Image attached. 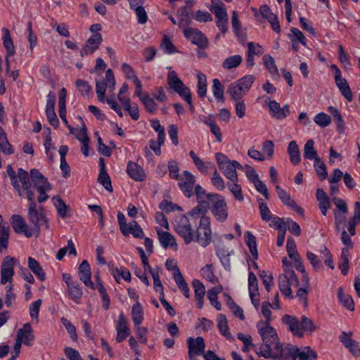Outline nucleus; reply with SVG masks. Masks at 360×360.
Segmentation results:
<instances>
[{
	"instance_id": "37998d69",
	"label": "nucleus",
	"mask_w": 360,
	"mask_h": 360,
	"mask_svg": "<svg viewBox=\"0 0 360 360\" xmlns=\"http://www.w3.org/2000/svg\"><path fill=\"white\" fill-rule=\"evenodd\" d=\"M288 153L290 162L293 165H297L301 160L300 151L295 141H291L288 143Z\"/></svg>"
},
{
	"instance_id": "aec40b11",
	"label": "nucleus",
	"mask_w": 360,
	"mask_h": 360,
	"mask_svg": "<svg viewBox=\"0 0 360 360\" xmlns=\"http://www.w3.org/2000/svg\"><path fill=\"white\" fill-rule=\"evenodd\" d=\"M248 291L251 302L256 309L259 307V294L258 290L257 278L255 274L251 271L248 276Z\"/></svg>"
},
{
	"instance_id": "f03ea898",
	"label": "nucleus",
	"mask_w": 360,
	"mask_h": 360,
	"mask_svg": "<svg viewBox=\"0 0 360 360\" xmlns=\"http://www.w3.org/2000/svg\"><path fill=\"white\" fill-rule=\"evenodd\" d=\"M257 328L263 343L260 347L255 348V352L259 356L264 357L266 351H271V349L278 345L280 340L275 328L267 322L259 321L257 323Z\"/></svg>"
},
{
	"instance_id": "393cba45",
	"label": "nucleus",
	"mask_w": 360,
	"mask_h": 360,
	"mask_svg": "<svg viewBox=\"0 0 360 360\" xmlns=\"http://www.w3.org/2000/svg\"><path fill=\"white\" fill-rule=\"evenodd\" d=\"M220 169L224 175L230 181H238L237 169H243V166L236 160H231L226 163Z\"/></svg>"
},
{
	"instance_id": "39448f33",
	"label": "nucleus",
	"mask_w": 360,
	"mask_h": 360,
	"mask_svg": "<svg viewBox=\"0 0 360 360\" xmlns=\"http://www.w3.org/2000/svg\"><path fill=\"white\" fill-rule=\"evenodd\" d=\"M193 220L187 215H177L174 217L172 224L174 231L183 238L186 244H189L195 239V231L192 227Z\"/></svg>"
},
{
	"instance_id": "13d9d810",
	"label": "nucleus",
	"mask_w": 360,
	"mask_h": 360,
	"mask_svg": "<svg viewBox=\"0 0 360 360\" xmlns=\"http://www.w3.org/2000/svg\"><path fill=\"white\" fill-rule=\"evenodd\" d=\"M140 100L148 112H155L157 110L158 103L153 97L149 96V94H144Z\"/></svg>"
},
{
	"instance_id": "5701e85b",
	"label": "nucleus",
	"mask_w": 360,
	"mask_h": 360,
	"mask_svg": "<svg viewBox=\"0 0 360 360\" xmlns=\"http://www.w3.org/2000/svg\"><path fill=\"white\" fill-rule=\"evenodd\" d=\"M102 42V36L100 33L93 34L82 47L80 53L82 56L92 54Z\"/></svg>"
},
{
	"instance_id": "09e8293b",
	"label": "nucleus",
	"mask_w": 360,
	"mask_h": 360,
	"mask_svg": "<svg viewBox=\"0 0 360 360\" xmlns=\"http://www.w3.org/2000/svg\"><path fill=\"white\" fill-rule=\"evenodd\" d=\"M131 319L134 325H141L144 319L143 310L139 302H136L131 307Z\"/></svg>"
},
{
	"instance_id": "b1692460",
	"label": "nucleus",
	"mask_w": 360,
	"mask_h": 360,
	"mask_svg": "<svg viewBox=\"0 0 360 360\" xmlns=\"http://www.w3.org/2000/svg\"><path fill=\"white\" fill-rule=\"evenodd\" d=\"M276 191L279 199L285 205L290 207L292 210L299 214H303L302 208L297 205L294 200L291 198L290 194L287 193L284 189H283L280 186H276Z\"/></svg>"
},
{
	"instance_id": "c03bdc74",
	"label": "nucleus",
	"mask_w": 360,
	"mask_h": 360,
	"mask_svg": "<svg viewBox=\"0 0 360 360\" xmlns=\"http://www.w3.org/2000/svg\"><path fill=\"white\" fill-rule=\"evenodd\" d=\"M217 328L220 333L225 337L227 340H231L232 335L229 332L228 321L226 316L223 314H219L217 316Z\"/></svg>"
},
{
	"instance_id": "7c9ffc66",
	"label": "nucleus",
	"mask_w": 360,
	"mask_h": 360,
	"mask_svg": "<svg viewBox=\"0 0 360 360\" xmlns=\"http://www.w3.org/2000/svg\"><path fill=\"white\" fill-rule=\"evenodd\" d=\"M263 18L266 19L271 25L272 30L279 33L281 32L280 25L277 16L274 15L266 5H262L259 8Z\"/></svg>"
},
{
	"instance_id": "cd10ccee",
	"label": "nucleus",
	"mask_w": 360,
	"mask_h": 360,
	"mask_svg": "<svg viewBox=\"0 0 360 360\" xmlns=\"http://www.w3.org/2000/svg\"><path fill=\"white\" fill-rule=\"evenodd\" d=\"M352 334V332L349 333L342 332L340 335V340L354 356H358L360 355V347L356 341L350 338Z\"/></svg>"
},
{
	"instance_id": "2eb2a0df",
	"label": "nucleus",
	"mask_w": 360,
	"mask_h": 360,
	"mask_svg": "<svg viewBox=\"0 0 360 360\" xmlns=\"http://www.w3.org/2000/svg\"><path fill=\"white\" fill-rule=\"evenodd\" d=\"M189 360H197V356L205 352V343L202 337L188 338L186 340Z\"/></svg>"
},
{
	"instance_id": "f8f14e48",
	"label": "nucleus",
	"mask_w": 360,
	"mask_h": 360,
	"mask_svg": "<svg viewBox=\"0 0 360 360\" xmlns=\"http://www.w3.org/2000/svg\"><path fill=\"white\" fill-rule=\"evenodd\" d=\"M63 280L67 285L68 297L79 304L83 295V290L79 283L73 280L70 274L66 273L63 274Z\"/></svg>"
},
{
	"instance_id": "5fc2aeb1",
	"label": "nucleus",
	"mask_w": 360,
	"mask_h": 360,
	"mask_svg": "<svg viewBox=\"0 0 360 360\" xmlns=\"http://www.w3.org/2000/svg\"><path fill=\"white\" fill-rule=\"evenodd\" d=\"M198 84L197 93L200 98H204L207 94V83L205 75L198 72L197 74Z\"/></svg>"
},
{
	"instance_id": "f704fd0d",
	"label": "nucleus",
	"mask_w": 360,
	"mask_h": 360,
	"mask_svg": "<svg viewBox=\"0 0 360 360\" xmlns=\"http://www.w3.org/2000/svg\"><path fill=\"white\" fill-rule=\"evenodd\" d=\"M189 155L193 161L197 169L203 174H207L209 170L214 169V164L212 162H204L193 150H191Z\"/></svg>"
},
{
	"instance_id": "a19ab883",
	"label": "nucleus",
	"mask_w": 360,
	"mask_h": 360,
	"mask_svg": "<svg viewBox=\"0 0 360 360\" xmlns=\"http://www.w3.org/2000/svg\"><path fill=\"white\" fill-rule=\"evenodd\" d=\"M1 32L3 45L6 49V53H8V55H14L15 53V46L8 29L4 27L1 29Z\"/></svg>"
},
{
	"instance_id": "423d86ee",
	"label": "nucleus",
	"mask_w": 360,
	"mask_h": 360,
	"mask_svg": "<svg viewBox=\"0 0 360 360\" xmlns=\"http://www.w3.org/2000/svg\"><path fill=\"white\" fill-rule=\"evenodd\" d=\"M255 80V77L247 75L230 84L227 93L232 100H240L248 94Z\"/></svg>"
},
{
	"instance_id": "bb28decb",
	"label": "nucleus",
	"mask_w": 360,
	"mask_h": 360,
	"mask_svg": "<svg viewBox=\"0 0 360 360\" xmlns=\"http://www.w3.org/2000/svg\"><path fill=\"white\" fill-rule=\"evenodd\" d=\"M78 276L81 281L84 283V284L91 288H94V285L91 281V268L86 260L82 261L78 268Z\"/></svg>"
},
{
	"instance_id": "9d476101",
	"label": "nucleus",
	"mask_w": 360,
	"mask_h": 360,
	"mask_svg": "<svg viewBox=\"0 0 360 360\" xmlns=\"http://www.w3.org/2000/svg\"><path fill=\"white\" fill-rule=\"evenodd\" d=\"M210 218L203 217L200 220L199 226L195 235L194 240L203 248L207 247L212 242V230L210 227Z\"/></svg>"
},
{
	"instance_id": "4c0bfd02",
	"label": "nucleus",
	"mask_w": 360,
	"mask_h": 360,
	"mask_svg": "<svg viewBox=\"0 0 360 360\" xmlns=\"http://www.w3.org/2000/svg\"><path fill=\"white\" fill-rule=\"evenodd\" d=\"M335 84L341 94L350 102L352 101V94L347 80L342 76L335 78Z\"/></svg>"
},
{
	"instance_id": "4d7b16f0",
	"label": "nucleus",
	"mask_w": 360,
	"mask_h": 360,
	"mask_svg": "<svg viewBox=\"0 0 360 360\" xmlns=\"http://www.w3.org/2000/svg\"><path fill=\"white\" fill-rule=\"evenodd\" d=\"M44 146L47 158L51 161L53 160L56 153V148L52 146L50 129H47V133L45 135V141Z\"/></svg>"
},
{
	"instance_id": "0e129e2a",
	"label": "nucleus",
	"mask_w": 360,
	"mask_h": 360,
	"mask_svg": "<svg viewBox=\"0 0 360 360\" xmlns=\"http://www.w3.org/2000/svg\"><path fill=\"white\" fill-rule=\"evenodd\" d=\"M227 305L229 306V309H231V312L235 316L238 317L240 320L245 319L243 309L237 304H236L232 300V298L229 296H228L227 298Z\"/></svg>"
},
{
	"instance_id": "69168bd1",
	"label": "nucleus",
	"mask_w": 360,
	"mask_h": 360,
	"mask_svg": "<svg viewBox=\"0 0 360 360\" xmlns=\"http://www.w3.org/2000/svg\"><path fill=\"white\" fill-rule=\"evenodd\" d=\"M200 275L203 278L209 281L212 283H215L217 281V278L214 274L213 267L211 264H207L200 269Z\"/></svg>"
},
{
	"instance_id": "603ef678",
	"label": "nucleus",
	"mask_w": 360,
	"mask_h": 360,
	"mask_svg": "<svg viewBox=\"0 0 360 360\" xmlns=\"http://www.w3.org/2000/svg\"><path fill=\"white\" fill-rule=\"evenodd\" d=\"M304 158L307 160L320 159L317 152L314 148V141L313 139H309L304 146Z\"/></svg>"
},
{
	"instance_id": "a878e982",
	"label": "nucleus",
	"mask_w": 360,
	"mask_h": 360,
	"mask_svg": "<svg viewBox=\"0 0 360 360\" xmlns=\"http://www.w3.org/2000/svg\"><path fill=\"white\" fill-rule=\"evenodd\" d=\"M127 173L131 179L136 181H143L146 175L144 169L138 163L129 161L127 166Z\"/></svg>"
},
{
	"instance_id": "8fccbe9b",
	"label": "nucleus",
	"mask_w": 360,
	"mask_h": 360,
	"mask_svg": "<svg viewBox=\"0 0 360 360\" xmlns=\"http://www.w3.org/2000/svg\"><path fill=\"white\" fill-rule=\"evenodd\" d=\"M212 91L217 101L221 103L224 101V89L219 79L216 78L212 80Z\"/></svg>"
},
{
	"instance_id": "6e6d98bb",
	"label": "nucleus",
	"mask_w": 360,
	"mask_h": 360,
	"mask_svg": "<svg viewBox=\"0 0 360 360\" xmlns=\"http://www.w3.org/2000/svg\"><path fill=\"white\" fill-rule=\"evenodd\" d=\"M245 240L247 245L250 249V252L255 259L258 257V252L257 249L256 238L253 234L250 231H246L245 233Z\"/></svg>"
},
{
	"instance_id": "58836bf2",
	"label": "nucleus",
	"mask_w": 360,
	"mask_h": 360,
	"mask_svg": "<svg viewBox=\"0 0 360 360\" xmlns=\"http://www.w3.org/2000/svg\"><path fill=\"white\" fill-rule=\"evenodd\" d=\"M27 266L30 270L41 281L46 280V274L39 263L33 257L27 258Z\"/></svg>"
},
{
	"instance_id": "6ab92c4d",
	"label": "nucleus",
	"mask_w": 360,
	"mask_h": 360,
	"mask_svg": "<svg viewBox=\"0 0 360 360\" xmlns=\"http://www.w3.org/2000/svg\"><path fill=\"white\" fill-rule=\"evenodd\" d=\"M115 330L117 333L115 340L117 342H123L130 334L128 323L123 312L119 314L115 322Z\"/></svg>"
},
{
	"instance_id": "412c9836",
	"label": "nucleus",
	"mask_w": 360,
	"mask_h": 360,
	"mask_svg": "<svg viewBox=\"0 0 360 360\" xmlns=\"http://www.w3.org/2000/svg\"><path fill=\"white\" fill-rule=\"evenodd\" d=\"M47 101L46 105V115L49 122L53 127H57L59 120L55 112L56 96L53 92H49L47 95Z\"/></svg>"
},
{
	"instance_id": "c9c22d12",
	"label": "nucleus",
	"mask_w": 360,
	"mask_h": 360,
	"mask_svg": "<svg viewBox=\"0 0 360 360\" xmlns=\"http://www.w3.org/2000/svg\"><path fill=\"white\" fill-rule=\"evenodd\" d=\"M338 300L342 306L347 309L349 311H353L355 309L354 302L352 296L344 292L342 287L338 289Z\"/></svg>"
},
{
	"instance_id": "72a5a7b5",
	"label": "nucleus",
	"mask_w": 360,
	"mask_h": 360,
	"mask_svg": "<svg viewBox=\"0 0 360 360\" xmlns=\"http://www.w3.org/2000/svg\"><path fill=\"white\" fill-rule=\"evenodd\" d=\"M108 266L111 274L117 283H120L122 279L127 282L131 281V274L127 268L117 267L112 264H108Z\"/></svg>"
},
{
	"instance_id": "ddd939ff",
	"label": "nucleus",
	"mask_w": 360,
	"mask_h": 360,
	"mask_svg": "<svg viewBox=\"0 0 360 360\" xmlns=\"http://www.w3.org/2000/svg\"><path fill=\"white\" fill-rule=\"evenodd\" d=\"M298 284V278L295 272H289L288 275L281 274L278 277V287L282 295L288 299H292L291 285Z\"/></svg>"
},
{
	"instance_id": "6e6552de",
	"label": "nucleus",
	"mask_w": 360,
	"mask_h": 360,
	"mask_svg": "<svg viewBox=\"0 0 360 360\" xmlns=\"http://www.w3.org/2000/svg\"><path fill=\"white\" fill-rule=\"evenodd\" d=\"M210 11L214 14L216 25L222 34L228 30L229 16L224 4L221 0H211Z\"/></svg>"
},
{
	"instance_id": "4468645a",
	"label": "nucleus",
	"mask_w": 360,
	"mask_h": 360,
	"mask_svg": "<svg viewBox=\"0 0 360 360\" xmlns=\"http://www.w3.org/2000/svg\"><path fill=\"white\" fill-rule=\"evenodd\" d=\"M265 103L268 107L270 116L278 120H283L290 115V106L288 104L283 107L275 100H271L270 98H266Z\"/></svg>"
},
{
	"instance_id": "7ed1b4c3",
	"label": "nucleus",
	"mask_w": 360,
	"mask_h": 360,
	"mask_svg": "<svg viewBox=\"0 0 360 360\" xmlns=\"http://www.w3.org/2000/svg\"><path fill=\"white\" fill-rule=\"evenodd\" d=\"M15 259L11 256H6L1 264V284L5 285L7 283H11L14 276V266ZM15 295L13 292V286L9 284L6 286V304L10 307L13 302L15 300Z\"/></svg>"
},
{
	"instance_id": "338daca9",
	"label": "nucleus",
	"mask_w": 360,
	"mask_h": 360,
	"mask_svg": "<svg viewBox=\"0 0 360 360\" xmlns=\"http://www.w3.org/2000/svg\"><path fill=\"white\" fill-rule=\"evenodd\" d=\"M262 60L265 68L271 75H278V68L274 58L270 55L265 54Z\"/></svg>"
},
{
	"instance_id": "774afa93",
	"label": "nucleus",
	"mask_w": 360,
	"mask_h": 360,
	"mask_svg": "<svg viewBox=\"0 0 360 360\" xmlns=\"http://www.w3.org/2000/svg\"><path fill=\"white\" fill-rule=\"evenodd\" d=\"M314 122L319 127L325 128L331 122V117L325 112H319L314 117Z\"/></svg>"
},
{
	"instance_id": "2f4dec72",
	"label": "nucleus",
	"mask_w": 360,
	"mask_h": 360,
	"mask_svg": "<svg viewBox=\"0 0 360 360\" xmlns=\"http://www.w3.org/2000/svg\"><path fill=\"white\" fill-rule=\"evenodd\" d=\"M282 321L288 326L289 330L294 335L302 337L301 321L296 317L285 315L282 318Z\"/></svg>"
},
{
	"instance_id": "680f3d73",
	"label": "nucleus",
	"mask_w": 360,
	"mask_h": 360,
	"mask_svg": "<svg viewBox=\"0 0 360 360\" xmlns=\"http://www.w3.org/2000/svg\"><path fill=\"white\" fill-rule=\"evenodd\" d=\"M286 250L289 257L293 261L300 257L296 247V243L292 238L289 237L287 240Z\"/></svg>"
},
{
	"instance_id": "1a4fd4ad",
	"label": "nucleus",
	"mask_w": 360,
	"mask_h": 360,
	"mask_svg": "<svg viewBox=\"0 0 360 360\" xmlns=\"http://www.w3.org/2000/svg\"><path fill=\"white\" fill-rule=\"evenodd\" d=\"M31 179L37 191L39 193L38 202L41 203L49 198L47 192L51 190V185L47 179L37 169H32L30 172Z\"/></svg>"
},
{
	"instance_id": "f3484780",
	"label": "nucleus",
	"mask_w": 360,
	"mask_h": 360,
	"mask_svg": "<svg viewBox=\"0 0 360 360\" xmlns=\"http://www.w3.org/2000/svg\"><path fill=\"white\" fill-rule=\"evenodd\" d=\"M11 224L14 231L17 233L23 234L27 238L36 236L34 231H37V229L29 226L25 219L20 215L12 216Z\"/></svg>"
},
{
	"instance_id": "4be33fe9",
	"label": "nucleus",
	"mask_w": 360,
	"mask_h": 360,
	"mask_svg": "<svg viewBox=\"0 0 360 360\" xmlns=\"http://www.w3.org/2000/svg\"><path fill=\"white\" fill-rule=\"evenodd\" d=\"M156 231L160 245L164 249L169 248H174V250L177 249L178 245L176 238L172 233L167 231L162 230L160 227L156 228Z\"/></svg>"
},
{
	"instance_id": "20e7f679",
	"label": "nucleus",
	"mask_w": 360,
	"mask_h": 360,
	"mask_svg": "<svg viewBox=\"0 0 360 360\" xmlns=\"http://www.w3.org/2000/svg\"><path fill=\"white\" fill-rule=\"evenodd\" d=\"M167 68L168 69L167 82L169 89L184 100L189 105L191 111H193V105L190 89L183 82L176 71L171 67Z\"/></svg>"
},
{
	"instance_id": "c756f323",
	"label": "nucleus",
	"mask_w": 360,
	"mask_h": 360,
	"mask_svg": "<svg viewBox=\"0 0 360 360\" xmlns=\"http://www.w3.org/2000/svg\"><path fill=\"white\" fill-rule=\"evenodd\" d=\"M16 339L27 346L32 345L34 335L30 323L24 324L22 328L18 330Z\"/></svg>"
},
{
	"instance_id": "a211bd4d",
	"label": "nucleus",
	"mask_w": 360,
	"mask_h": 360,
	"mask_svg": "<svg viewBox=\"0 0 360 360\" xmlns=\"http://www.w3.org/2000/svg\"><path fill=\"white\" fill-rule=\"evenodd\" d=\"M195 176L190 172L184 170L179 179V186L184 194L190 198L193 195Z\"/></svg>"
},
{
	"instance_id": "0eeeda50",
	"label": "nucleus",
	"mask_w": 360,
	"mask_h": 360,
	"mask_svg": "<svg viewBox=\"0 0 360 360\" xmlns=\"http://www.w3.org/2000/svg\"><path fill=\"white\" fill-rule=\"evenodd\" d=\"M296 347L295 346L279 342L276 346L271 349V351H266V353L264 355V358L275 360H295Z\"/></svg>"
},
{
	"instance_id": "bf43d9fd",
	"label": "nucleus",
	"mask_w": 360,
	"mask_h": 360,
	"mask_svg": "<svg viewBox=\"0 0 360 360\" xmlns=\"http://www.w3.org/2000/svg\"><path fill=\"white\" fill-rule=\"evenodd\" d=\"M195 193L198 202H208L209 204L211 201V198H209V195H217L214 193H207L205 190L198 184L195 186Z\"/></svg>"
},
{
	"instance_id": "3c124183",
	"label": "nucleus",
	"mask_w": 360,
	"mask_h": 360,
	"mask_svg": "<svg viewBox=\"0 0 360 360\" xmlns=\"http://www.w3.org/2000/svg\"><path fill=\"white\" fill-rule=\"evenodd\" d=\"M243 57L240 55H233L226 58L222 63V68L224 70H232L237 68L242 63Z\"/></svg>"
},
{
	"instance_id": "79ce46f5",
	"label": "nucleus",
	"mask_w": 360,
	"mask_h": 360,
	"mask_svg": "<svg viewBox=\"0 0 360 360\" xmlns=\"http://www.w3.org/2000/svg\"><path fill=\"white\" fill-rule=\"evenodd\" d=\"M222 290L223 288L221 285H217L210 289L207 292V297L210 304L218 311L221 309V304L220 302L218 301L217 295Z\"/></svg>"
},
{
	"instance_id": "c85d7f7f",
	"label": "nucleus",
	"mask_w": 360,
	"mask_h": 360,
	"mask_svg": "<svg viewBox=\"0 0 360 360\" xmlns=\"http://www.w3.org/2000/svg\"><path fill=\"white\" fill-rule=\"evenodd\" d=\"M200 120L210 127V131L216 137L217 142L222 141V135L219 127L217 124L214 116L210 115L209 116L201 115L199 117Z\"/></svg>"
},
{
	"instance_id": "ea45409f",
	"label": "nucleus",
	"mask_w": 360,
	"mask_h": 360,
	"mask_svg": "<svg viewBox=\"0 0 360 360\" xmlns=\"http://www.w3.org/2000/svg\"><path fill=\"white\" fill-rule=\"evenodd\" d=\"M124 230L126 231L124 233H122L124 236H127L129 234H131L134 238H143L144 237V232L142 228L134 220L129 221L127 225L126 229Z\"/></svg>"
},
{
	"instance_id": "49530a36",
	"label": "nucleus",
	"mask_w": 360,
	"mask_h": 360,
	"mask_svg": "<svg viewBox=\"0 0 360 360\" xmlns=\"http://www.w3.org/2000/svg\"><path fill=\"white\" fill-rule=\"evenodd\" d=\"M317 355L316 352L309 347L302 348L296 347V358L299 360H314L316 359Z\"/></svg>"
},
{
	"instance_id": "f257e3e1",
	"label": "nucleus",
	"mask_w": 360,
	"mask_h": 360,
	"mask_svg": "<svg viewBox=\"0 0 360 360\" xmlns=\"http://www.w3.org/2000/svg\"><path fill=\"white\" fill-rule=\"evenodd\" d=\"M8 174L11 179L12 185L18 192V194L22 195L25 193L30 201L28 218L32 224V229H37L34 232L36 236H38L41 229L48 230L50 229V225L44 209L41 207L37 208V204L34 200V193L32 190L28 174L22 169H19L18 174H15V172L9 167L8 169Z\"/></svg>"
},
{
	"instance_id": "e433bc0d",
	"label": "nucleus",
	"mask_w": 360,
	"mask_h": 360,
	"mask_svg": "<svg viewBox=\"0 0 360 360\" xmlns=\"http://www.w3.org/2000/svg\"><path fill=\"white\" fill-rule=\"evenodd\" d=\"M210 204L208 202H198V205L188 212L186 214L193 220L197 219L201 220L203 217H209L205 215V213L209 208Z\"/></svg>"
},
{
	"instance_id": "473e14b6",
	"label": "nucleus",
	"mask_w": 360,
	"mask_h": 360,
	"mask_svg": "<svg viewBox=\"0 0 360 360\" xmlns=\"http://www.w3.org/2000/svg\"><path fill=\"white\" fill-rule=\"evenodd\" d=\"M316 200L319 202V207L321 214L326 216L328 210L331 207L330 198L322 188H318L316 194Z\"/></svg>"
},
{
	"instance_id": "dca6fc26",
	"label": "nucleus",
	"mask_w": 360,
	"mask_h": 360,
	"mask_svg": "<svg viewBox=\"0 0 360 360\" xmlns=\"http://www.w3.org/2000/svg\"><path fill=\"white\" fill-rule=\"evenodd\" d=\"M185 37L195 44L200 49H206L208 46V39L205 34L198 29L187 27L183 30Z\"/></svg>"
},
{
	"instance_id": "de8ad7c7",
	"label": "nucleus",
	"mask_w": 360,
	"mask_h": 360,
	"mask_svg": "<svg viewBox=\"0 0 360 360\" xmlns=\"http://www.w3.org/2000/svg\"><path fill=\"white\" fill-rule=\"evenodd\" d=\"M176 15L179 27L183 29V30L187 28L191 22L187 8L186 6L179 8L177 10Z\"/></svg>"
},
{
	"instance_id": "052dcab7",
	"label": "nucleus",
	"mask_w": 360,
	"mask_h": 360,
	"mask_svg": "<svg viewBox=\"0 0 360 360\" xmlns=\"http://www.w3.org/2000/svg\"><path fill=\"white\" fill-rule=\"evenodd\" d=\"M238 339L240 340L243 343V347L242 348V351L243 352H249L252 348L257 347L252 343V337L249 334H244L242 333H238Z\"/></svg>"
},
{
	"instance_id": "a18cd8bd",
	"label": "nucleus",
	"mask_w": 360,
	"mask_h": 360,
	"mask_svg": "<svg viewBox=\"0 0 360 360\" xmlns=\"http://www.w3.org/2000/svg\"><path fill=\"white\" fill-rule=\"evenodd\" d=\"M349 251L347 248H343L341 251L340 257L338 262V267L343 275H347L349 271Z\"/></svg>"
},
{
	"instance_id": "864d4df0",
	"label": "nucleus",
	"mask_w": 360,
	"mask_h": 360,
	"mask_svg": "<svg viewBox=\"0 0 360 360\" xmlns=\"http://www.w3.org/2000/svg\"><path fill=\"white\" fill-rule=\"evenodd\" d=\"M237 182L238 181H231V182L227 183L226 186L235 199L238 202H243L244 200V196L242 192V188Z\"/></svg>"
},
{
	"instance_id": "e2e57ef3",
	"label": "nucleus",
	"mask_w": 360,
	"mask_h": 360,
	"mask_svg": "<svg viewBox=\"0 0 360 360\" xmlns=\"http://www.w3.org/2000/svg\"><path fill=\"white\" fill-rule=\"evenodd\" d=\"M131 9L135 11L139 23L145 24L148 20V15L144 7L142 5L131 4Z\"/></svg>"
},
{
	"instance_id": "9b49d317",
	"label": "nucleus",
	"mask_w": 360,
	"mask_h": 360,
	"mask_svg": "<svg viewBox=\"0 0 360 360\" xmlns=\"http://www.w3.org/2000/svg\"><path fill=\"white\" fill-rule=\"evenodd\" d=\"M211 198L212 206L211 212L217 221H225L228 218V206L224 198L219 195H209Z\"/></svg>"
}]
</instances>
